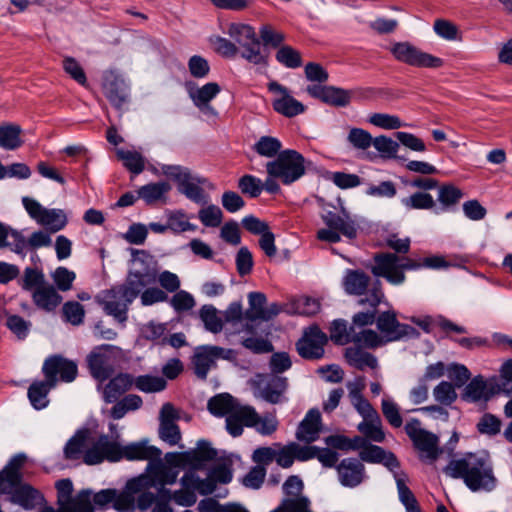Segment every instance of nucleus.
I'll list each match as a JSON object with an SVG mask.
<instances>
[{
    "label": "nucleus",
    "instance_id": "obj_1",
    "mask_svg": "<svg viewBox=\"0 0 512 512\" xmlns=\"http://www.w3.org/2000/svg\"><path fill=\"white\" fill-rule=\"evenodd\" d=\"M162 451L148 444L143 440L122 445L119 441V435L116 434L115 440H110L108 435H100L93 443L92 447L85 454V464L96 465L103 461L118 462L122 459L129 461L147 460L148 463L161 457Z\"/></svg>",
    "mask_w": 512,
    "mask_h": 512
},
{
    "label": "nucleus",
    "instance_id": "obj_2",
    "mask_svg": "<svg viewBox=\"0 0 512 512\" xmlns=\"http://www.w3.org/2000/svg\"><path fill=\"white\" fill-rule=\"evenodd\" d=\"M444 473L453 479H462L472 492H491L497 486L493 465L485 455L467 453L453 459L444 468Z\"/></svg>",
    "mask_w": 512,
    "mask_h": 512
},
{
    "label": "nucleus",
    "instance_id": "obj_3",
    "mask_svg": "<svg viewBox=\"0 0 512 512\" xmlns=\"http://www.w3.org/2000/svg\"><path fill=\"white\" fill-rule=\"evenodd\" d=\"M25 461V454H17L0 471V493L10 495L12 503L32 510L43 504L44 497L31 485L22 483L21 468Z\"/></svg>",
    "mask_w": 512,
    "mask_h": 512
},
{
    "label": "nucleus",
    "instance_id": "obj_4",
    "mask_svg": "<svg viewBox=\"0 0 512 512\" xmlns=\"http://www.w3.org/2000/svg\"><path fill=\"white\" fill-rule=\"evenodd\" d=\"M304 71L307 80L315 83L308 85L306 88L309 96H379L382 94L388 96L387 92L370 87L343 89L324 85L329 78V74L321 64L316 62L307 63Z\"/></svg>",
    "mask_w": 512,
    "mask_h": 512
},
{
    "label": "nucleus",
    "instance_id": "obj_5",
    "mask_svg": "<svg viewBox=\"0 0 512 512\" xmlns=\"http://www.w3.org/2000/svg\"><path fill=\"white\" fill-rule=\"evenodd\" d=\"M422 268V258L413 259L399 256L396 253H378L374 256V265L371 272L376 277L386 279L392 285H401L406 280V270Z\"/></svg>",
    "mask_w": 512,
    "mask_h": 512
},
{
    "label": "nucleus",
    "instance_id": "obj_6",
    "mask_svg": "<svg viewBox=\"0 0 512 512\" xmlns=\"http://www.w3.org/2000/svg\"><path fill=\"white\" fill-rule=\"evenodd\" d=\"M133 256L134 268L130 270L125 283L117 285L128 302H133L144 287L155 283L157 279L152 258L145 251L135 250Z\"/></svg>",
    "mask_w": 512,
    "mask_h": 512
},
{
    "label": "nucleus",
    "instance_id": "obj_7",
    "mask_svg": "<svg viewBox=\"0 0 512 512\" xmlns=\"http://www.w3.org/2000/svg\"><path fill=\"white\" fill-rule=\"evenodd\" d=\"M163 175L177 183L178 191L195 203H205L206 195L203 187L213 189V184L203 176L194 174L187 167L180 165H162Z\"/></svg>",
    "mask_w": 512,
    "mask_h": 512
},
{
    "label": "nucleus",
    "instance_id": "obj_8",
    "mask_svg": "<svg viewBox=\"0 0 512 512\" xmlns=\"http://www.w3.org/2000/svg\"><path fill=\"white\" fill-rule=\"evenodd\" d=\"M320 217L326 228L317 231L316 237L318 240L334 244L341 241V236L348 239L357 237L359 226L345 209H342L341 213L323 209Z\"/></svg>",
    "mask_w": 512,
    "mask_h": 512
},
{
    "label": "nucleus",
    "instance_id": "obj_9",
    "mask_svg": "<svg viewBox=\"0 0 512 512\" xmlns=\"http://www.w3.org/2000/svg\"><path fill=\"white\" fill-rule=\"evenodd\" d=\"M249 405H242L228 393L213 396L207 403L209 412L217 417H226V429L233 437L242 435V413Z\"/></svg>",
    "mask_w": 512,
    "mask_h": 512
},
{
    "label": "nucleus",
    "instance_id": "obj_10",
    "mask_svg": "<svg viewBox=\"0 0 512 512\" xmlns=\"http://www.w3.org/2000/svg\"><path fill=\"white\" fill-rule=\"evenodd\" d=\"M304 157L295 150L281 152L276 160L266 165L269 176L278 178L285 185L300 179L305 173Z\"/></svg>",
    "mask_w": 512,
    "mask_h": 512
},
{
    "label": "nucleus",
    "instance_id": "obj_11",
    "mask_svg": "<svg viewBox=\"0 0 512 512\" xmlns=\"http://www.w3.org/2000/svg\"><path fill=\"white\" fill-rule=\"evenodd\" d=\"M234 43L243 48L241 56L255 65L266 64V58L260 52V41L255 29L244 23H230L225 32Z\"/></svg>",
    "mask_w": 512,
    "mask_h": 512
},
{
    "label": "nucleus",
    "instance_id": "obj_12",
    "mask_svg": "<svg viewBox=\"0 0 512 512\" xmlns=\"http://www.w3.org/2000/svg\"><path fill=\"white\" fill-rule=\"evenodd\" d=\"M58 509L61 512H94L91 503V491L82 490L72 497L73 484L70 479L56 482Z\"/></svg>",
    "mask_w": 512,
    "mask_h": 512
},
{
    "label": "nucleus",
    "instance_id": "obj_13",
    "mask_svg": "<svg viewBox=\"0 0 512 512\" xmlns=\"http://www.w3.org/2000/svg\"><path fill=\"white\" fill-rule=\"evenodd\" d=\"M250 384L255 397L271 404H278L284 400V394L288 388V379L273 374H257L251 379Z\"/></svg>",
    "mask_w": 512,
    "mask_h": 512
},
{
    "label": "nucleus",
    "instance_id": "obj_14",
    "mask_svg": "<svg viewBox=\"0 0 512 512\" xmlns=\"http://www.w3.org/2000/svg\"><path fill=\"white\" fill-rule=\"evenodd\" d=\"M405 431L415 448L420 452L421 459L435 461L441 450L438 447V437L423 429L418 419H411L405 425Z\"/></svg>",
    "mask_w": 512,
    "mask_h": 512
},
{
    "label": "nucleus",
    "instance_id": "obj_15",
    "mask_svg": "<svg viewBox=\"0 0 512 512\" xmlns=\"http://www.w3.org/2000/svg\"><path fill=\"white\" fill-rule=\"evenodd\" d=\"M22 204L33 220L52 233L62 230L67 224V216L62 209L45 208L37 200L28 196L22 198Z\"/></svg>",
    "mask_w": 512,
    "mask_h": 512
},
{
    "label": "nucleus",
    "instance_id": "obj_16",
    "mask_svg": "<svg viewBox=\"0 0 512 512\" xmlns=\"http://www.w3.org/2000/svg\"><path fill=\"white\" fill-rule=\"evenodd\" d=\"M234 357L235 353L232 349L213 345L198 346L192 357L193 371L199 379L205 380L210 369L216 365L217 359L231 360Z\"/></svg>",
    "mask_w": 512,
    "mask_h": 512
},
{
    "label": "nucleus",
    "instance_id": "obj_17",
    "mask_svg": "<svg viewBox=\"0 0 512 512\" xmlns=\"http://www.w3.org/2000/svg\"><path fill=\"white\" fill-rule=\"evenodd\" d=\"M391 52L394 57L411 66L425 68H439L443 65V59L422 52L409 42H398L393 45Z\"/></svg>",
    "mask_w": 512,
    "mask_h": 512
},
{
    "label": "nucleus",
    "instance_id": "obj_18",
    "mask_svg": "<svg viewBox=\"0 0 512 512\" xmlns=\"http://www.w3.org/2000/svg\"><path fill=\"white\" fill-rule=\"evenodd\" d=\"M303 487V481L298 476H289L283 484V491L290 497L283 499L271 512H312L309 499L301 495Z\"/></svg>",
    "mask_w": 512,
    "mask_h": 512
},
{
    "label": "nucleus",
    "instance_id": "obj_19",
    "mask_svg": "<svg viewBox=\"0 0 512 512\" xmlns=\"http://www.w3.org/2000/svg\"><path fill=\"white\" fill-rule=\"evenodd\" d=\"M95 300L107 315L114 317L119 323L126 322L129 305L132 302H128L127 297H124L117 286L102 291Z\"/></svg>",
    "mask_w": 512,
    "mask_h": 512
},
{
    "label": "nucleus",
    "instance_id": "obj_20",
    "mask_svg": "<svg viewBox=\"0 0 512 512\" xmlns=\"http://www.w3.org/2000/svg\"><path fill=\"white\" fill-rule=\"evenodd\" d=\"M42 372L45 378L56 386L59 380L67 383L74 381L78 374V368L74 361L60 355H53L44 361Z\"/></svg>",
    "mask_w": 512,
    "mask_h": 512
},
{
    "label": "nucleus",
    "instance_id": "obj_21",
    "mask_svg": "<svg viewBox=\"0 0 512 512\" xmlns=\"http://www.w3.org/2000/svg\"><path fill=\"white\" fill-rule=\"evenodd\" d=\"M376 326L386 342L398 341L416 332L413 327L400 323L393 310L380 313L376 317Z\"/></svg>",
    "mask_w": 512,
    "mask_h": 512
},
{
    "label": "nucleus",
    "instance_id": "obj_22",
    "mask_svg": "<svg viewBox=\"0 0 512 512\" xmlns=\"http://www.w3.org/2000/svg\"><path fill=\"white\" fill-rule=\"evenodd\" d=\"M112 347L107 344L98 346L87 357L90 373L99 382L107 380L114 372L112 357L109 353Z\"/></svg>",
    "mask_w": 512,
    "mask_h": 512
},
{
    "label": "nucleus",
    "instance_id": "obj_23",
    "mask_svg": "<svg viewBox=\"0 0 512 512\" xmlns=\"http://www.w3.org/2000/svg\"><path fill=\"white\" fill-rule=\"evenodd\" d=\"M327 336L318 327H311L296 343L299 355L305 359H320L324 355Z\"/></svg>",
    "mask_w": 512,
    "mask_h": 512
},
{
    "label": "nucleus",
    "instance_id": "obj_24",
    "mask_svg": "<svg viewBox=\"0 0 512 512\" xmlns=\"http://www.w3.org/2000/svg\"><path fill=\"white\" fill-rule=\"evenodd\" d=\"M249 308L244 316L249 321H269L279 314L280 308L277 303L267 306V298L262 292H250L248 294Z\"/></svg>",
    "mask_w": 512,
    "mask_h": 512
},
{
    "label": "nucleus",
    "instance_id": "obj_25",
    "mask_svg": "<svg viewBox=\"0 0 512 512\" xmlns=\"http://www.w3.org/2000/svg\"><path fill=\"white\" fill-rule=\"evenodd\" d=\"M385 298L381 288V283L377 280L369 289V294L366 298L358 301L360 305L368 304L372 310L367 312H358L352 318V325L356 327H365L376 322V308Z\"/></svg>",
    "mask_w": 512,
    "mask_h": 512
},
{
    "label": "nucleus",
    "instance_id": "obj_26",
    "mask_svg": "<svg viewBox=\"0 0 512 512\" xmlns=\"http://www.w3.org/2000/svg\"><path fill=\"white\" fill-rule=\"evenodd\" d=\"M146 477L140 475L127 481L122 491L116 490L113 508L118 512H133L136 495L145 489Z\"/></svg>",
    "mask_w": 512,
    "mask_h": 512
},
{
    "label": "nucleus",
    "instance_id": "obj_27",
    "mask_svg": "<svg viewBox=\"0 0 512 512\" xmlns=\"http://www.w3.org/2000/svg\"><path fill=\"white\" fill-rule=\"evenodd\" d=\"M147 475L145 489L151 487H164L165 485H172L176 482L178 472L167 467L161 457L154 459L146 467Z\"/></svg>",
    "mask_w": 512,
    "mask_h": 512
},
{
    "label": "nucleus",
    "instance_id": "obj_28",
    "mask_svg": "<svg viewBox=\"0 0 512 512\" xmlns=\"http://www.w3.org/2000/svg\"><path fill=\"white\" fill-rule=\"evenodd\" d=\"M241 426L254 428L263 436L272 435L278 429V420L274 414L268 413L260 416L254 407L246 408L242 413Z\"/></svg>",
    "mask_w": 512,
    "mask_h": 512
},
{
    "label": "nucleus",
    "instance_id": "obj_29",
    "mask_svg": "<svg viewBox=\"0 0 512 512\" xmlns=\"http://www.w3.org/2000/svg\"><path fill=\"white\" fill-rule=\"evenodd\" d=\"M134 382V377L127 373H120L109 380L103 387L99 384L98 390L102 392V398L106 403L116 402Z\"/></svg>",
    "mask_w": 512,
    "mask_h": 512
},
{
    "label": "nucleus",
    "instance_id": "obj_30",
    "mask_svg": "<svg viewBox=\"0 0 512 512\" xmlns=\"http://www.w3.org/2000/svg\"><path fill=\"white\" fill-rule=\"evenodd\" d=\"M321 431V414L317 409H310L299 423L296 438L305 443H312L319 438Z\"/></svg>",
    "mask_w": 512,
    "mask_h": 512
},
{
    "label": "nucleus",
    "instance_id": "obj_31",
    "mask_svg": "<svg viewBox=\"0 0 512 512\" xmlns=\"http://www.w3.org/2000/svg\"><path fill=\"white\" fill-rule=\"evenodd\" d=\"M337 472L343 486L356 487L363 480L364 465L358 459L346 458L337 466Z\"/></svg>",
    "mask_w": 512,
    "mask_h": 512
},
{
    "label": "nucleus",
    "instance_id": "obj_32",
    "mask_svg": "<svg viewBox=\"0 0 512 512\" xmlns=\"http://www.w3.org/2000/svg\"><path fill=\"white\" fill-rule=\"evenodd\" d=\"M31 296L34 305L45 312H53L63 300L55 286L48 282L34 289Z\"/></svg>",
    "mask_w": 512,
    "mask_h": 512
},
{
    "label": "nucleus",
    "instance_id": "obj_33",
    "mask_svg": "<svg viewBox=\"0 0 512 512\" xmlns=\"http://www.w3.org/2000/svg\"><path fill=\"white\" fill-rule=\"evenodd\" d=\"M102 88L107 96H127L130 92V82L117 69H110L102 74Z\"/></svg>",
    "mask_w": 512,
    "mask_h": 512
},
{
    "label": "nucleus",
    "instance_id": "obj_34",
    "mask_svg": "<svg viewBox=\"0 0 512 512\" xmlns=\"http://www.w3.org/2000/svg\"><path fill=\"white\" fill-rule=\"evenodd\" d=\"M359 456L362 461L383 464L392 474L400 466L398 459L392 452H387L382 447L376 445H367L360 451Z\"/></svg>",
    "mask_w": 512,
    "mask_h": 512
},
{
    "label": "nucleus",
    "instance_id": "obj_35",
    "mask_svg": "<svg viewBox=\"0 0 512 512\" xmlns=\"http://www.w3.org/2000/svg\"><path fill=\"white\" fill-rule=\"evenodd\" d=\"M370 277L362 270L347 269L342 279V286L348 295L361 296L368 290Z\"/></svg>",
    "mask_w": 512,
    "mask_h": 512
},
{
    "label": "nucleus",
    "instance_id": "obj_36",
    "mask_svg": "<svg viewBox=\"0 0 512 512\" xmlns=\"http://www.w3.org/2000/svg\"><path fill=\"white\" fill-rule=\"evenodd\" d=\"M393 478L396 482L399 500L404 505L406 512H421L413 492L407 486L408 475L404 471L396 470L393 473Z\"/></svg>",
    "mask_w": 512,
    "mask_h": 512
},
{
    "label": "nucleus",
    "instance_id": "obj_37",
    "mask_svg": "<svg viewBox=\"0 0 512 512\" xmlns=\"http://www.w3.org/2000/svg\"><path fill=\"white\" fill-rule=\"evenodd\" d=\"M344 356L350 366L359 370H364L366 367L371 369H376L378 367L377 358L358 346L346 348Z\"/></svg>",
    "mask_w": 512,
    "mask_h": 512
},
{
    "label": "nucleus",
    "instance_id": "obj_38",
    "mask_svg": "<svg viewBox=\"0 0 512 512\" xmlns=\"http://www.w3.org/2000/svg\"><path fill=\"white\" fill-rule=\"evenodd\" d=\"M463 197V192L452 184H444L438 189L439 206L435 204V214L450 211L459 203Z\"/></svg>",
    "mask_w": 512,
    "mask_h": 512
},
{
    "label": "nucleus",
    "instance_id": "obj_39",
    "mask_svg": "<svg viewBox=\"0 0 512 512\" xmlns=\"http://www.w3.org/2000/svg\"><path fill=\"white\" fill-rule=\"evenodd\" d=\"M55 385L47 378L42 381L33 382L28 389V398L31 405L36 410L44 409L48 406V394Z\"/></svg>",
    "mask_w": 512,
    "mask_h": 512
},
{
    "label": "nucleus",
    "instance_id": "obj_40",
    "mask_svg": "<svg viewBox=\"0 0 512 512\" xmlns=\"http://www.w3.org/2000/svg\"><path fill=\"white\" fill-rule=\"evenodd\" d=\"M171 190V185L166 181L149 183L141 186L137 190L138 197L151 205L164 200L166 194Z\"/></svg>",
    "mask_w": 512,
    "mask_h": 512
},
{
    "label": "nucleus",
    "instance_id": "obj_41",
    "mask_svg": "<svg viewBox=\"0 0 512 512\" xmlns=\"http://www.w3.org/2000/svg\"><path fill=\"white\" fill-rule=\"evenodd\" d=\"M492 392L488 389L487 383L482 376L474 377L465 387L463 399L471 402L488 400Z\"/></svg>",
    "mask_w": 512,
    "mask_h": 512
},
{
    "label": "nucleus",
    "instance_id": "obj_42",
    "mask_svg": "<svg viewBox=\"0 0 512 512\" xmlns=\"http://www.w3.org/2000/svg\"><path fill=\"white\" fill-rule=\"evenodd\" d=\"M95 441L96 440L92 441L87 447L85 434L77 433L66 443L64 447L65 458L68 460H78L83 458V461L85 462V454L92 447Z\"/></svg>",
    "mask_w": 512,
    "mask_h": 512
},
{
    "label": "nucleus",
    "instance_id": "obj_43",
    "mask_svg": "<svg viewBox=\"0 0 512 512\" xmlns=\"http://www.w3.org/2000/svg\"><path fill=\"white\" fill-rule=\"evenodd\" d=\"M406 210H435V200L428 192H415L400 200Z\"/></svg>",
    "mask_w": 512,
    "mask_h": 512
},
{
    "label": "nucleus",
    "instance_id": "obj_44",
    "mask_svg": "<svg viewBox=\"0 0 512 512\" xmlns=\"http://www.w3.org/2000/svg\"><path fill=\"white\" fill-rule=\"evenodd\" d=\"M199 318L207 331L213 334H217L222 331V318L219 316L218 310L213 305H203L199 309Z\"/></svg>",
    "mask_w": 512,
    "mask_h": 512
},
{
    "label": "nucleus",
    "instance_id": "obj_45",
    "mask_svg": "<svg viewBox=\"0 0 512 512\" xmlns=\"http://www.w3.org/2000/svg\"><path fill=\"white\" fill-rule=\"evenodd\" d=\"M351 342L354 343L355 346L370 349L380 347L386 343L384 338L372 329H363L359 332L352 329Z\"/></svg>",
    "mask_w": 512,
    "mask_h": 512
},
{
    "label": "nucleus",
    "instance_id": "obj_46",
    "mask_svg": "<svg viewBox=\"0 0 512 512\" xmlns=\"http://www.w3.org/2000/svg\"><path fill=\"white\" fill-rule=\"evenodd\" d=\"M114 403L115 405L110 410V416L115 420H119L123 418L127 412L138 410L142 406L143 401L140 396L129 394Z\"/></svg>",
    "mask_w": 512,
    "mask_h": 512
},
{
    "label": "nucleus",
    "instance_id": "obj_47",
    "mask_svg": "<svg viewBox=\"0 0 512 512\" xmlns=\"http://www.w3.org/2000/svg\"><path fill=\"white\" fill-rule=\"evenodd\" d=\"M22 130L19 125L7 124L0 126V147L5 150H15L22 145L20 138Z\"/></svg>",
    "mask_w": 512,
    "mask_h": 512
},
{
    "label": "nucleus",
    "instance_id": "obj_48",
    "mask_svg": "<svg viewBox=\"0 0 512 512\" xmlns=\"http://www.w3.org/2000/svg\"><path fill=\"white\" fill-rule=\"evenodd\" d=\"M358 430L369 440L374 442H383L385 433L382 429V422L379 415L375 418L363 420L357 426Z\"/></svg>",
    "mask_w": 512,
    "mask_h": 512
},
{
    "label": "nucleus",
    "instance_id": "obj_49",
    "mask_svg": "<svg viewBox=\"0 0 512 512\" xmlns=\"http://www.w3.org/2000/svg\"><path fill=\"white\" fill-rule=\"evenodd\" d=\"M272 106L276 112L289 118L305 111V106L295 98H275Z\"/></svg>",
    "mask_w": 512,
    "mask_h": 512
},
{
    "label": "nucleus",
    "instance_id": "obj_50",
    "mask_svg": "<svg viewBox=\"0 0 512 512\" xmlns=\"http://www.w3.org/2000/svg\"><path fill=\"white\" fill-rule=\"evenodd\" d=\"M275 57L280 64L287 68L295 69L302 66L301 54L289 45L281 46Z\"/></svg>",
    "mask_w": 512,
    "mask_h": 512
},
{
    "label": "nucleus",
    "instance_id": "obj_51",
    "mask_svg": "<svg viewBox=\"0 0 512 512\" xmlns=\"http://www.w3.org/2000/svg\"><path fill=\"white\" fill-rule=\"evenodd\" d=\"M353 326L348 328L347 322L343 319L334 320L330 328V338L338 345H345L351 342Z\"/></svg>",
    "mask_w": 512,
    "mask_h": 512
},
{
    "label": "nucleus",
    "instance_id": "obj_52",
    "mask_svg": "<svg viewBox=\"0 0 512 512\" xmlns=\"http://www.w3.org/2000/svg\"><path fill=\"white\" fill-rule=\"evenodd\" d=\"M51 278L57 290L66 292L72 288L73 282L76 279V274L74 271H71L64 266H60L51 273Z\"/></svg>",
    "mask_w": 512,
    "mask_h": 512
},
{
    "label": "nucleus",
    "instance_id": "obj_53",
    "mask_svg": "<svg viewBox=\"0 0 512 512\" xmlns=\"http://www.w3.org/2000/svg\"><path fill=\"white\" fill-rule=\"evenodd\" d=\"M433 397L443 406H450L457 399V393L452 383L441 381L433 389Z\"/></svg>",
    "mask_w": 512,
    "mask_h": 512
},
{
    "label": "nucleus",
    "instance_id": "obj_54",
    "mask_svg": "<svg viewBox=\"0 0 512 512\" xmlns=\"http://www.w3.org/2000/svg\"><path fill=\"white\" fill-rule=\"evenodd\" d=\"M133 384L146 393L160 392L166 387V381L163 378L151 375L138 376L134 378Z\"/></svg>",
    "mask_w": 512,
    "mask_h": 512
},
{
    "label": "nucleus",
    "instance_id": "obj_55",
    "mask_svg": "<svg viewBox=\"0 0 512 512\" xmlns=\"http://www.w3.org/2000/svg\"><path fill=\"white\" fill-rule=\"evenodd\" d=\"M214 51L224 58H234L239 52V48L234 42L218 35H212L209 38Z\"/></svg>",
    "mask_w": 512,
    "mask_h": 512
},
{
    "label": "nucleus",
    "instance_id": "obj_56",
    "mask_svg": "<svg viewBox=\"0 0 512 512\" xmlns=\"http://www.w3.org/2000/svg\"><path fill=\"white\" fill-rule=\"evenodd\" d=\"M282 147L281 142L271 136H262L255 144L254 150L261 156L271 158L278 154Z\"/></svg>",
    "mask_w": 512,
    "mask_h": 512
},
{
    "label": "nucleus",
    "instance_id": "obj_57",
    "mask_svg": "<svg viewBox=\"0 0 512 512\" xmlns=\"http://www.w3.org/2000/svg\"><path fill=\"white\" fill-rule=\"evenodd\" d=\"M117 156L123 161L124 166L132 173L138 175L144 170V158L135 151L118 150Z\"/></svg>",
    "mask_w": 512,
    "mask_h": 512
},
{
    "label": "nucleus",
    "instance_id": "obj_58",
    "mask_svg": "<svg viewBox=\"0 0 512 512\" xmlns=\"http://www.w3.org/2000/svg\"><path fill=\"white\" fill-rule=\"evenodd\" d=\"M62 313L65 321L74 326L83 323L85 310L82 304L77 301H68L62 307Z\"/></svg>",
    "mask_w": 512,
    "mask_h": 512
},
{
    "label": "nucleus",
    "instance_id": "obj_59",
    "mask_svg": "<svg viewBox=\"0 0 512 512\" xmlns=\"http://www.w3.org/2000/svg\"><path fill=\"white\" fill-rule=\"evenodd\" d=\"M46 283L47 281L42 271L31 267H27L24 270L21 284L23 290L33 292L34 289H37V287H41Z\"/></svg>",
    "mask_w": 512,
    "mask_h": 512
},
{
    "label": "nucleus",
    "instance_id": "obj_60",
    "mask_svg": "<svg viewBox=\"0 0 512 512\" xmlns=\"http://www.w3.org/2000/svg\"><path fill=\"white\" fill-rule=\"evenodd\" d=\"M168 229L174 233H182L185 231H192L195 226L191 224L182 211L170 212L167 216Z\"/></svg>",
    "mask_w": 512,
    "mask_h": 512
},
{
    "label": "nucleus",
    "instance_id": "obj_61",
    "mask_svg": "<svg viewBox=\"0 0 512 512\" xmlns=\"http://www.w3.org/2000/svg\"><path fill=\"white\" fill-rule=\"evenodd\" d=\"M238 187L243 194L256 198L263 190V183L255 176L244 175L239 179Z\"/></svg>",
    "mask_w": 512,
    "mask_h": 512
},
{
    "label": "nucleus",
    "instance_id": "obj_62",
    "mask_svg": "<svg viewBox=\"0 0 512 512\" xmlns=\"http://www.w3.org/2000/svg\"><path fill=\"white\" fill-rule=\"evenodd\" d=\"M63 69L64 71L78 84L85 85L87 82V77L83 67L80 63L73 57H65L63 59Z\"/></svg>",
    "mask_w": 512,
    "mask_h": 512
},
{
    "label": "nucleus",
    "instance_id": "obj_63",
    "mask_svg": "<svg viewBox=\"0 0 512 512\" xmlns=\"http://www.w3.org/2000/svg\"><path fill=\"white\" fill-rule=\"evenodd\" d=\"M348 142L356 149L366 150L372 145V136L361 128H352L347 136Z\"/></svg>",
    "mask_w": 512,
    "mask_h": 512
},
{
    "label": "nucleus",
    "instance_id": "obj_64",
    "mask_svg": "<svg viewBox=\"0 0 512 512\" xmlns=\"http://www.w3.org/2000/svg\"><path fill=\"white\" fill-rule=\"evenodd\" d=\"M198 217L206 227H218L223 218L221 209L218 206L210 205L199 211Z\"/></svg>",
    "mask_w": 512,
    "mask_h": 512
}]
</instances>
